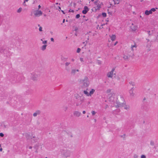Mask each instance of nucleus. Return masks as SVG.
<instances>
[{"mask_svg":"<svg viewBox=\"0 0 158 158\" xmlns=\"http://www.w3.org/2000/svg\"><path fill=\"white\" fill-rule=\"evenodd\" d=\"M150 144L151 145H152V146H153L154 145V142L153 141H151L150 142Z\"/></svg>","mask_w":158,"mask_h":158,"instance_id":"35","label":"nucleus"},{"mask_svg":"<svg viewBox=\"0 0 158 158\" xmlns=\"http://www.w3.org/2000/svg\"><path fill=\"white\" fill-rule=\"evenodd\" d=\"M146 40L147 41V43L148 42L150 41V40L149 39H146Z\"/></svg>","mask_w":158,"mask_h":158,"instance_id":"54","label":"nucleus"},{"mask_svg":"<svg viewBox=\"0 0 158 158\" xmlns=\"http://www.w3.org/2000/svg\"><path fill=\"white\" fill-rule=\"evenodd\" d=\"M148 33V35L149 36L151 35V34L150 33V31H147Z\"/></svg>","mask_w":158,"mask_h":158,"instance_id":"48","label":"nucleus"},{"mask_svg":"<svg viewBox=\"0 0 158 158\" xmlns=\"http://www.w3.org/2000/svg\"><path fill=\"white\" fill-rule=\"evenodd\" d=\"M74 97L77 100L76 106H77L81 105L84 102L85 98L84 97L81 96H80L78 94H74Z\"/></svg>","mask_w":158,"mask_h":158,"instance_id":"2","label":"nucleus"},{"mask_svg":"<svg viewBox=\"0 0 158 158\" xmlns=\"http://www.w3.org/2000/svg\"><path fill=\"white\" fill-rule=\"evenodd\" d=\"M9 48H8L2 47L0 48V54H3L6 56H9L10 53L9 51Z\"/></svg>","mask_w":158,"mask_h":158,"instance_id":"3","label":"nucleus"},{"mask_svg":"<svg viewBox=\"0 0 158 158\" xmlns=\"http://www.w3.org/2000/svg\"><path fill=\"white\" fill-rule=\"evenodd\" d=\"M68 107L66 106H65L63 107V110H64L65 111H66V110L68 109Z\"/></svg>","mask_w":158,"mask_h":158,"instance_id":"25","label":"nucleus"},{"mask_svg":"<svg viewBox=\"0 0 158 158\" xmlns=\"http://www.w3.org/2000/svg\"><path fill=\"white\" fill-rule=\"evenodd\" d=\"M118 43V41H116V42L114 44V46L116 45L117 44V43Z\"/></svg>","mask_w":158,"mask_h":158,"instance_id":"53","label":"nucleus"},{"mask_svg":"<svg viewBox=\"0 0 158 158\" xmlns=\"http://www.w3.org/2000/svg\"><path fill=\"white\" fill-rule=\"evenodd\" d=\"M2 148H1V144H0V152H2Z\"/></svg>","mask_w":158,"mask_h":158,"instance_id":"52","label":"nucleus"},{"mask_svg":"<svg viewBox=\"0 0 158 158\" xmlns=\"http://www.w3.org/2000/svg\"><path fill=\"white\" fill-rule=\"evenodd\" d=\"M113 1L115 4L119 3V1L118 0H114Z\"/></svg>","mask_w":158,"mask_h":158,"instance_id":"24","label":"nucleus"},{"mask_svg":"<svg viewBox=\"0 0 158 158\" xmlns=\"http://www.w3.org/2000/svg\"><path fill=\"white\" fill-rule=\"evenodd\" d=\"M31 142L32 143H35L37 142L38 140V138H36L35 136H33L31 138Z\"/></svg>","mask_w":158,"mask_h":158,"instance_id":"11","label":"nucleus"},{"mask_svg":"<svg viewBox=\"0 0 158 158\" xmlns=\"http://www.w3.org/2000/svg\"><path fill=\"white\" fill-rule=\"evenodd\" d=\"M41 113V112L40 110H37L36 112L34 113L33 114V116L34 117H36L37 115L40 114Z\"/></svg>","mask_w":158,"mask_h":158,"instance_id":"13","label":"nucleus"},{"mask_svg":"<svg viewBox=\"0 0 158 158\" xmlns=\"http://www.w3.org/2000/svg\"><path fill=\"white\" fill-rule=\"evenodd\" d=\"M41 7V6L40 5H39L38 6V9H40Z\"/></svg>","mask_w":158,"mask_h":158,"instance_id":"56","label":"nucleus"},{"mask_svg":"<svg viewBox=\"0 0 158 158\" xmlns=\"http://www.w3.org/2000/svg\"><path fill=\"white\" fill-rule=\"evenodd\" d=\"M76 72V69H73L71 71V73L75 74Z\"/></svg>","mask_w":158,"mask_h":158,"instance_id":"26","label":"nucleus"},{"mask_svg":"<svg viewBox=\"0 0 158 158\" xmlns=\"http://www.w3.org/2000/svg\"><path fill=\"white\" fill-rule=\"evenodd\" d=\"M81 114V113L78 111H75L73 112L74 115L76 117H79L80 116Z\"/></svg>","mask_w":158,"mask_h":158,"instance_id":"12","label":"nucleus"},{"mask_svg":"<svg viewBox=\"0 0 158 158\" xmlns=\"http://www.w3.org/2000/svg\"><path fill=\"white\" fill-rule=\"evenodd\" d=\"M47 40H45V41H43L42 43L43 44H45L47 43Z\"/></svg>","mask_w":158,"mask_h":158,"instance_id":"39","label":"nucleus"},{"mask_svg":"<svg viewBox=\"0 0 158 158\" xmlns=\"http://www.w3.org/2000/svg\"><path fill=\"white\" fill-rule=\"evenodd\" d=\"M51 41L54 42V39L53 38H51Z\"/></svg>","mask_w":158,"mask_h":158,"instance_id":"49","label":"nucleus"},{"mask_svg":"<svg viewBox=\"0 0 158 158\" xmlns=\"http://www.w3.org/2000/svg\"><path fill=\"white\" fill-rule=\"evenodd\" d=\"M32 148V146H29V149H31V148Z\"/></svg>","mask_w":158,"mask_h":158,"instance_id":"60","label":"nucleus"},{"mask_svg":"<svg viewBox=\"0 0 158 158\" xmlns=\"http://www.w3.org/2000/svg\"><path fill=\"white\" fill-rule=\"evenodd\" d=\"M61 12L63 13V14H65V13H64V11L63 10H61Z\"/></svg>","mask_w":158,"mask_h":158,"instance_id":"58","label":"nucleus"},{"mask_svg":"<svg viewBox=\"0 0 158 158\" xmlns=\"http://www.w3.org/2000/svg\"><path fill=\"white\" fill-rule=\"evenodd\" d=\"M84 93L86 94L87 96H89V93L87 91V90H84Z\"/></svg>","mask_w":158,"mask_h":158,"instance_id":"21","label":"nucleus"},{"mask_svg":"<svg viewBox=\"0 0 158 158\" xmlns=\"http://www.w3.org/2000/svg\"><path fill=\"white\" fill-rule=\"evenodd\" d=\"M39 30L40 31H42V28L41 27H40L39 28Z\"/></svg>","mask_w":158,"mask_h":158,"instance_id":"42","label":"nucleus"},{"mask_svg":"<svg viewBox=\"0 0 158 158\" xmlns=\"http://www.w3.org/2000/svg\"><path fill=\"white\" fill-rule=\"evenodd\" d=\"M146 100V98L145 97H144V98L143 99V100L144 101H145Z\"/></svg>","mask_w":158,"mask_h":158,"instance_id":"63","label":"nucleus"},{"mask_svg":"<svg viewBox=\"0 0 158 158\" xmlns=\"http://www.w3.org/2000/svg\"><path fill=\"white\" fill-rule=\"evenodd\" d=\"M81 50V49L80 48H78L77 49V53H79L80 52Z\"/></svg>","mask_w":158,"mask_h":158,"instance_id":"31","label":"nucleus"},{"mask_svg":"<svg viewBox=\"0 0 158 158\" xmlns=\"http://www.w3.org/2000/svg\"><path fill=\"white\" fill-rule=\"evenodd\" d=\"M4 136V134L2 133H0V136L2 137H3Z\"/></svg>","mask_w":158,"mask_h":158,"instance_id":"41","label":"nucleus"},{"mask_svg":"<svg viewBox=\"0 0 158 158\" xmlns=\"http://www.w3.org/2000/svg\"><path fill=\"white\" fill-rule=\"evenodd\" d=\"M23 5H25V4H25V1H24V2H23Z\"/></svg>","mask_w":158,"mask_h":158,"instance_id":"57","label":"nucleus"},{"mask_svg":"<svg viewBox=\"0 0 158 158\" xmlns=\"http://www.w3.org/2000/svg\"><path fill=\"white\" fill-rule=\"evenodd\" d=\"M134 158H137L138 157V156L136 154H135L134 155Z\"/></svg>","mask_w":158,"mask_h":158,"instance_id":"45","label":"nucleus"},{"mask_svg":"<svg viewBox=\"0 0 158 158\" xmlns=\"http://www.w3.org/2000/svg\"><path fill=\"white\" fill-rule=\"evenodd\" d=\"M92 115H94L96 113L94 111H92L91 112Z\"/></svg>","mask_w":158,"mask_h":158,"instance_id":"36","label":"nucleus"},{"mask_svg":"<svg viewBox=\"0 0 158 158\" xmlns=\"http://www.w3.org/2000/svg\"><path fill=\"white\" fill-rule=\"evenodd\" d=\"M116 35H112L110 37L111 40L112 41H114L116 39Z\"/></svg>","mask_w":158,"mask_h":158,"instance_id":"18","label":"nucleus"},{"mask_svg":"<svg viewBox=\"0 0 158 158\" xmlns=\"http://www.w3.org/2000/svg\"><path fill=\"white\" fill-rule=\"evenodd\" d=\"M156 9H157V8H152L150 10L152 12H152H155L156 11Z\"/></svg>","mask_w":158,"mask_h":158,"instance_id":"27","label":"nucleus"},{"mask_svg":"<svg viewBox=\"0 0 158 158\" xmlns=\"http://www.w3.org/2000/svg\"><path fill=\"white\" fill-rule=\"evenodd\" d=\"M81 82L84 87H88L89 85V81L88 77H85L84 79L81 80Z\"/></svg>","mask_w":158,"mask_h":158,"instance_id":"4","label":"nucleus"},{"mask_svg":"<svg viewBox=\"0 0 158 158\" xmlns=\"http://www.w3.org/2000/svg\"><path fill=\"white\" fill-rule=\"evenodd\" d=\"M80 60L81 62H83V59L82 58H80Z\"/></svg>","mask_w":158,"mask_h":158,"instance_id":"50","label":"nucleus"},{"mask_svg":"<svg viewBox=\"0 0 158 158\" xmlns=\"http://www.w3.org/2000/svg\"><path fill=\"white\" fill-rule=\"evenodd\" d=\"M138 27L136 25H134L133 23L132 24V25L130 26V29L132 31H135L137 29Z\"/></svg>","mask_w":158,"mask_h":158,"instance_id":"8","label":"nucleus"},{"mask_svg":"<svg viewBox=\"0 0 158 158\" xmlns=\"http://www.w3.org/2000/svg\"><path fill=\"white\" fill-rule=\"evenodd\" d=\"M102 4L103 5L102 2H101L100 4L98 3L97 4V5H96L97 6H96V10H99L100 9V8H101V6Z\"/></svg>","mask_w":158,"mask_h":158,"instance_id":"16","label":"nucleus"},{"mask_svg":"<svg viewBox=\"0 0 158 158\" xmlns=\"http://www.w3.org/2000/svg\"><path fill=\"white\" fill-rule=\"evenodd\" d=\"M39 75L35 72L31 74V79L33 81H36L37 80Z\"/></svg>","mask_w":158,"mask_h":158,"instance_id":"5","label":"nucleus"},{"mask_svg":"<svg viewBox=\"0 0 158 158\" xmlns=\"http://www.w3.org/2000/svg\"><path fill=\"white\" fill-rule=\"evenodd\" d=\"M47 46V45L44 44L43 45L41 48V49L42 51H44L46 49V47Z\"/></svg>","mask_w":158,"mask_h":158,"instance_id":"17","label":"nucleus"},{"mask_svg":"<svg viewBox=\"0 0 158 158\" xmlns=\"http://www.w3.org/2000/svg\"><path fill=\"white\" fill-rule=\"evenodd\" d=\"M115 68H113L111 71L109 72L107 74V77H108L112 78L113 74L114 71L115 70Z\"/></svg>","mask_w":158,"mask_h":158,"instance_id":"6","label":"nucleus"},{"mask_svg":"<svg viewBox=\"0 0 158 158\" xmlns=\"http://www.w3.org/2000/svg\"><path fill=\"white\" fill-rule=\"evenodd\" d=\"M2 22V19L1 18V17H0V25H1Z\"/></svg>","mask_w":158,"mask_h":158,"instance_id":"51","label":"nucleus"},{"mask_svg":"<svg viewBox=\"0 0 158 158\" xmlns=\"http://www.w3.org/2000/svg\"><path fill=\"white\" fill-rule=\"evenodd\" d=\"M70 64V63L69 62H66L65 63V65L66 66H68L69 64Z\"/></svg>","mask_w":158,"mask_h":158,"instance_id":"44","label":"nucleus"},{"mask_svg":"<svg viewBox=\"0 0 158 158\" xmlns=\"http://www.w3.org/2000/svg\"><path fill=\"white\" fill-rule=\"evenodd\" d=\"M141 158H146V156L144 155H142L141 156Z\"/></svg>","mask_w":158,"mask_h":158,"instance_id":"40","label":"nucleus"},{"mask_svg":"<svg viewBox=\"0 0 158 158\" xmlns=\"http://www.w3.org/2000/svg\"><path fill=\"white\" fill-rule=\"evenodd\" d=\"M129 83H130L131 85H132V86H135V83H134V82H132L131 81V82H129Z\"/></svg>","mask_w":158,"mask_h":158,"instance_id":"34","label":"nucleus"},{"mask_svg":"<svg viewBox=\"0 0 158 158\" xmlns=\"http://www.w3.org/2000/svg\"><path fill=\"white\" fill-rule=\"evenodd\" d=\"M152 41H151L150 42V43L148 44L147 45V47H148V48H150L151 47V46L152 44L151 43V42Z\"/></svg>","mask_w":158,"mask_h":158,"instance_id":"23","label":"nucleus"},{"mask_svg":"<svg viewBox=\"0 0 158 158\" xmlns=\"http://www.w3.org/2000/svg\"><path fill=\"white\" fill-rule=\"evenodd\" d=\"M33 148L35 150H38L39 148V146L37 144H36L33 147Z\"/></svg>","mask_w":158,"mask_h":158,"instance_id":"22","label":"nucleus"},{"mask_svg":"<svg viewBox=\"0 0 158 158\" xmlns=\"http://www.w3.org/2000/svg\"><path fill=\"white\" fill-rule=\"evenodd\" d=\"M102 15L104 17H106V14L105 12H103L102 13Z\"/></svg>","mask_w":158,"mask_h":158,"instance_id":"28","label":"nucleus"},{"mask_svg":"<svg viewBox=\"0 0 158 158\" xmlns=\"http://www.w3.org/2000/svg\"><path fill=\"white\" fill-rule=\"evenodd\" d=\"M69 12H72L73 13L74 12V10H71V9H70L69 10Z\"/></svg>","mask_w":158,"mask_h":158,"instance_id":"37","label":"nucleus"},{"mask_svg":"<svg viewBox=\"0 0 158 158\" xmlns=\"http://www.w3.org/2000/svg\"><path fill=\"white\" fill-rule=\"evenodd\" d=\"M89 8L87 6H85L84 7V9L82 10V13L84 14H86L89 11Z\"/></svg>","mask_w":158,"mask_h":158,"instance_id":"10","label":"nucleus"},{"mask_svg":"<svg viewBox=\"0 0 158 158\" xmlns=\"http://www.w3.org/2000/svg\"><path fill=\"white\" fill-rule=\"evenodd\" d=\"M64 22H65V19H64L63 20V22H63V23H64Z\"/></svg>","mask_w":158,"mask_h":158,"instance_id":"61","label":"nucleus"},{"mask_svg":"<svg viewBox=\"0 0 158 158\" xmlns=\"http://www.w3.org/2000/svg\"><path fill=\"white\" fill-rule=\"evenodd\" d=\"M101 61H100L99 60H98V64H101Z\"/></svg>","mask_w":158,"mask_h":158,"instance_id":"47","label":"nucleus"},{"mask_svg":"<svg viewBox=\"0 0 158 158\" xmlns=\"http://www.w3.org/2000/svg\"><path fill=\"white\" fill-rule=\"evenodd\" d=\"M58 9H59V10H61V7H60V6H58Z\"/></svg>","mask_w":158,"mask_h":158,"instance_id":"59","label":"nucleus"},{"mask_svg":"<svg viewBox=\"0 0 158 158\" xmlns=\"http://www.w3.org/2000/svg\"><path fill=\"white\" fill-rule=\"evenodd\" d=\"M35 152L36 153H38L37 150H35Z\"/></svg>","mask_w":158,"mask_h":158,"instance_id":"62","label":"nucleus"},{"mask_svg":"<svg viewBox=\"0 0 158 158\" xmlns=\"http://www.w3.org/2000/svg\"><path fill=\"white\" fill-rule=\"evenodd\" d=\"M125 136H126V134H124L123 135H120L119 136L121 138H124L125 137Z\"/></svg>","mask_w":158,"mask_h":158,"instance_id":"30","label":"nucleus"},{"mask_svg":"<svg viewBox=\"0 0 158 158\" xmlns=\"http://www.w3.org/2000/svg\"><path fill=\"white\" fill-rule=\"evenodd\" d=\"M152 12L151 10H146L145 12V14L147 15H148L150 14H152Z\"/></svg>","mask_w":158,"mask_h":158,"instance_id":"15","label":"nucleus"},{"mask_svg":"<svg viewBox=\"0 0 158 158\" xmlns=\"http://www.w3.org/2000/svg\"><path fill=\"white\" fill-rule=\"evenodd\" d=\"M42 14V12L41 10H37L34 15L35 16L37 17L41 15Z\"/></svg>","mask_w":158,"mask_h":158,"instance_id":"9","label":"nucleus"},{"mask_svg":"<svg viewBox=\"0 0 158 158\" xmlns=\"http://www.w3.org/2000/svg\"><path fill=\"white\" fill-rule=\"evenodd\" d=\"M82 113H83V114H85V113L86 112H85V111L84 110V111H83Z\"/></svg>","mask_w":158,"mask_h":158,"instance_id":"55","label":"nucleus"},{"mask_svg":"<svg viewBox=\"0 0 158 158\" xmlns=\"http://www.w3.org/2000/svg\"><path fill=\"white\" fill-rule=\"evenodd\" d=\"M72 61H74V59H72V60H71Z\"/></svg>","mask_w":158,"mask_h":158,"instance_id":"64","label":"nucleus"},{"mask_svg":"<svg viewBox=\"0 0 158 158\" xmlns=\"http://www.w3.org/2000/svg\"><path fill=\"white\" fill-rule=\"evenodd\" d=\"M136 47H137V46H136V44H135L134 45H131V48H134V47L136 48Z\"/></svg>","mask_w":158,"mask_h":158,"instance_id":"46","label":"nucleus"},{"mask_svg":"<svg viewBox=\"0 0 158 158\" xmlns=\"http://www.w3.org/2000/svg\"><path fill=\"white\" fill-rule=\"evenodd\" d=\"M111 91V90L110 89H108L106 91V92L107 93H109Z\"/></svg>","mask_w":158,"mask_h":158,"instance_id":"38","label":"nucleus"},{"mask_svg":"<svg viewBox=\"0 0 158 158\" xmlns=\"http://www.w3.org/2000/svg\"><path fill=\"white\" fill-rule=\"evenodd\" d=\"M80 14H78L76 15V19H78L80 17Z\"/></svg>","mask_w":158,"mask_h":158,"instance_id":"32","label":"nucleus"},{"mask_svg":"<svg viewBox=\"0 0 158 158\" xmlns=\"http://www.w3.org/2000/svg\"><path fill=\"white\" fill-rule=\"evenodd\" d=\"M95 90L94 89H92L91 90H90V91L89 92V95L91 96V95L92 94H93L94 93V92H95Z\"/></svg>","mask_w":158,"mask_h":158,"instance_id":"19","label":"nucleus"},{"mask_svg":"<svg viewBox=\"0 0 158 158\" xmlns=\"http://www.w3.org/2000/svg\"><path fill=\"white\" fill-rule=\"evenodd\" d=\"M98 2H99L98 0L95 1L94 2L95 5H97V4H98Z\"/></svg>","mask_w":158,"mask_h":158,"instance_id":"43","label":"nucleus"},{"mask_svg":"<svg viewBox=\"0 0 158 158\" xmlns=\"http://www.w3.org/2000/svg\"><path fill=\"white\" fill-rule=\"evenodd\" d=\"M62 156L64 158H67L70 157L72 152L69 150L66 149H61L60 150Z\"/></svg>","mask_w":158,"mask_h":158,"instance_id":"1","label":"nucleus"},{"mask_svg":"<svg viewBox=\"0 0 158 158\" xmlns=\"http://www.w3.org/2000/svg\"><path fill=\"white\" fill-rule=\"evenodd\" d=\"M130 107L129 105H125L124 107V109L127 110H129Z\"/></svg>","mask_w":158,"mask_h":158,"instance_id":"20","label":"nucleus"},{"mask_svg":"<svg viewBox=\"0 0 158 158\" xmlns=\"http://www.w3.org/2000/svg\"><path fill=\"white\" fill-rule=\"evenodd\" d=\"M22 10V8L21 7L19 8L17 12L18 13L20 12Z\"/></svg>","mask_w":158,"mask_h":158,"instance_id":"29","label":"nucleus"},{"mask_svg":"<svg viewBox=\"0 0 158 158\" xmlns=\"http://www.w3.org/2000/svg\"><path fill=\"white\" fill-rule=\"evenodd\" d=\"M134 87L132 88L130 90L129 92L131 96H133L134 94L133 93Z\"/></svg>","mask_w":158,"mask_h":158,"instance_id":"14","label":"nucleus"},{"mask_svg":"<svg viewBox=\"0 0 158 158\" xmlns=\"http://www.w3.org/2000/svg\"><path fill=\"white\" fill-rule=\"evenodd\" d=\"M123 58L125 60H126L127 59H128V56H123Z\"/></svg>","mask_w":158,"mask_h":158,"instance_id":"33","label":"nucleus"},{"mask_svg":"<svg viewBox=\"0 0 158 158\" xmlns=\"http://www.w3.org/2000/svg\"><path fill=\"white\" fill-rule=\"evenodd\" d=\"M117 105H116V107H121L124 106V104L123 103L120 102H117Z\"/></svg>","mask_w":158,"mask_h":158,"instance_id":"7","label":"nucleus"}]
</instances>
